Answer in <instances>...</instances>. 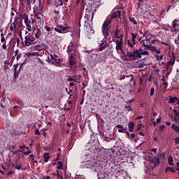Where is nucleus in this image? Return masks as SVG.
<instances>
[{"instance_id":"f257e3e1","label":"nucleus","mask_w":179,"mask_h":179,"mask_svg":"<svg viewBox=\"0 0 179 179\" xmlns=\"http://www.w3.org/2000/svg\"><path fill=\"white\" fill-rule=\"evenodd\" d=\"M94 16V13H93V11L86 9L83 21L85 30V34L87 38H92V34H94V29H93V24L92 23Z\"/></svg>"},{"instance_id":"f03ea898","label":"nucleus","mask_w":179,"mask_h":179,"mask_svg":"<svg viewBox=\"0 0 179 179\" xmlns=\"http://www.w3.org/2000/svg\"><path fill=\"white\" fill-rule=\"evenodd\" d=\"M150 51L153 54L155 58V61H157V62H160V61H163L164 58V53L162 52V49L160 48L154 46Z\"/></svg>"},{"instance_id":"7ed1b4c3","label":"nucleus","mask_w":179,"mask_h":179,"mask_svg":"<svg viewBox=\"0 0 179 179\" xmlns=\"http://www.w3.org/2000/svg\"><path fill=\"white\" fill-rule=\"evenodd\" d=\"M81 167L83 169H92L96 172H99V170H101V165H97L94 163L92 162L91 161H85L83 162L81 164Z\"/></svg>"},{"instance_id":"20e7f679","label":"nucleus","mask_w":179,"mask_h":179,"mask_svg":"<svg viewBox=\"0 0 179 179\" xmlns=\"http://www.w3.org/2000/svg\"><path fill=\"white\" fill-rule=\"evenodd\" d=\"M122 37H124V35H120V38L115 41V50L117 54L125 55L122 49V45H124V38Z\"/></svg>"},{"instance_id":"39448f33","label":"nucleus","mask_w":179,"mask_h":179,"mask_svg":"<svg viewBox=\"0 0 179 179\" xmlns=\"http://www.w3.org/2000/svg\"><path fill=\"white\" fill-rule=\"evenodd\" d=\"M24 22L25 23L28 31H36V27H34V20L31 21L29 20V17L25 16L24 17Z\"/></svg>"},{"instance_id":"423d86ee","label":"nucleus","mask_w":179,"mask_h":179,"mask_svg":"<svg viewBox=\"0 0 179 179\" xmlns=\"http://www.w3.org/2000/svg\"><path fill=\"white\" fill-rule=\"evenodd\" d=\"M110 20H106L102 26V33L103 34V37L106 38V37H108V30L111 27V24H110Z\"/></svg>"},{"instance_id":"0eeeda50","label":"nucleus","mask_w":179,"mask_h":179,"mask_svg":"<svg viewBox=\"0 0 179 179\" xmlns=\"http://www.w3.org/2000/svg\"><path fill=\"white\" fill-rule=\"evenodd\" d=\"M126 57H128L129 58H132L133 59H138V58H142V56H141L138 50H136L133 52H128L126 55Z\"/></svg>"},{"instance_id":"6e6552de","label":"nucleus","mask_w":179,"mask_h":179,"mask_svg":"<svg viewBox=\"0 0 179 179\" xmlns=\"http://www.w3.org/2000/svg\"><path fill=\"white\" fill-rule=\"evenodd\" d=\"M34 43H36V39L33 37V35L29 34L25 36L24 45L30 47Z\"/></svg>"},{"instance_id":"1a4fd4ad","label":"nucleus","mask_w":179,"mask_h":179,"mask_svg":"<svg viewBox=\"0 0 179 179\" xmlns=\"http://www.w3.org/2000/svg\"><path fill=\"white\" fill-rule=\"evenodd\" d=\"M149 162L150 164L148 169H151L152 170H154L155 167H157V166H159L160 163V162L159 161V159L156 157L150 158Z\"/></svg>"},{"instance_id":"9d476101","label":"nucleus","mask_w":179,"mask_h":179,"mask_svg":"<svg viewBox=\"0 0 179 179\" xmlns=\"http://www.w3.org/2000/svg\"><path fill=\"white\" fill-rule=\"evenodd\" d=\"M103 170V168L101 169H98L97 176L99 179H107L108 178V173H105Z\"/></svg>"},{"instance_id":"9b49d317","label":"nucleus","mask_w":179,"mask_h":179,"mask_svg":"<svg viewBox=\"0 0 179 179\" xmlns=\"http://www.w3.org/2000/svg\"><path fill=\"white\" fill-rule=\"evenodd\" d=\"M178 20H174L172 22V28L171 31L172 33H178L179 32V24L177 23Z\"/></svg>"},{"instance_id":"f8f14e48","label":"nucleus","mask_w":179,"mask_h":179,"mask_svg":"<svg viewBox=\"0 0 179 179\" xmlns=\"http://www.w3.org/2000/svg\"><path fill=\"white\" fill-rule=\"evenodd\" d=\"M78 48V43H73V42L70 43L69 45L67 48V52L69 54L70 52H75L76 49Z\"/></svg>"},{"instance_id":"ddd939ff","label":"nucleus","mask_w":179,"mask_h":179,"mask_svg":"<svg viewBox=\"0 0 179 179\" xmlns=\"http://www.w3.org/2000/svg\"><path fill=\"white\" fill-rule=\"evenodd\" d=\"M141 44L143 45V47H145L146 50H149V51H151L152 48H154V45L148 44V40L143 39Z\"/></svg>"},{"instance_id":"4468645a","label":"nucleus","mask_w":179,"mask_h":179,"mask_svg":"<svg viewBox=\"0 0 179 179\" xmlns=\"http://www.w3.org/2000/svg\"><path fill=\"white\" fill-rule=\"evenodd\" d=\"M117 179H131L130 176H128L126 171L122 172V174L117 177Z\"/></svg>"},{"instance_id":"2eb2a0df","label":"nucleus","mask_w":179,"mask_h":179,"mask_svg":"<svg viewBox=\"0 0 179 179\" xmlns=\"http://www.w3.org/2000/svg\"><path fill=\"white\" fill-rule=\"evenodd\" d=\"M138 52L141 57H142V55H143L144 57H148V58L150 57V54L148 52V50H142V48L138 49Z\"/></svg>"},{"instance_id":"dca6fc26","label":"nucleus","mask_w":179,"mask_h":179,"mask_svg":"<svg viewBox=\"0 0 179 179\" xmlns=\"http://www.w3.org/2000/svg\"><path fill=\"white\" fill-rule=\"evenodd\" d=\"M166 100H169V104H174V103H177V100H178V98L169 96V97L166 98Z\"/></svg>"},{"instance_id":"f3484780","label":"nucleus","mask_w":179,"mask_h":179,"mask_svg":"<svg viewBox=\"0 0 179 179\" xmlns=\"http://www.w3.org/2000/svg\"><path fill=\"white\" fill-rule=\"evenodd\" d=\"M20 148L21 150H23L24 155H30L31 152L30 150L29 149V147H26L25 145H22L20 146Z\"/></svg>"},{"instance_id":"a211bd4d","label":"nucleus","mask_w":179,"mask_h":179,"mask_svg":"<svg viewBox=\"0 0 179 179\" xmlns=\"http://www.w3.org/2000/svg\"><path fill=\"white\" fill-rule=\"evenodd\" d=\"M33 33H34L36 38H40V37H41L42 36L41 29H37L36 30L35 29V31H33Z\"/></svg>"},{"instance_id":"6ab92c4d","label":"nucleus","mask_w":179,"mask_h":179,"mask_svg":"<svg viewBox=\"0 0 179 179\" xmlns=\"http://www.w3.org/2000/svg\"><path fill=\"white\" fill-rule=\"evenodd\" d=\"M135 44H136V42L135 41V38H131V40H128L129 47H131L132 48L135 47Z\"/></svg>"},{"instance_id":"aec40b11","label":"nucleus","mask_w":179,"mask_h":179,"mask_svg":"<svg viewBox=\"0 0 179 179\" xmlns=\"http://www.w3.org/2000/svg\"><path fill=\"white\" fill-rule=\"evenodd\" d=\"M10 31H16V24H17V22H10Z\"/></svg>"},{"instance_id":"412c9836","label":"nucleus","mask_w":179,"mask_h":179,"mask_svg":"<svg viewBox=\"0 0 179 179\" xmlns=\"http://www.w3.org/2000/svg\"><path fill=\"white\" fill-rule=\"evenodd\" d=\"M173 114H174L175 121H176V122H179V112H178V110L173 109Z\"/></svg>"},{"instance_id":"4be33fe9","label":"nucleus","mask_w":179,"mask_h":179,"mask_svg":"<svg viewBox=\"0 0 179 179\" xmlns=\"http://www.w3.org/2000/svg\"><path fill=\"white\" fill-rule=\"evenodd\" d=\"M50 57H48V64H52V61H55L57 58H55V56H54L52 54L50 55Z\"/></svg>"},{"instance_id":"5701e85b","label":"nucleus","mask_w":179,"mask_h":179,"mask_svg":"<svg viewBox=\"0 0 179 179\" xmlns=\"http://www.w3.org/2000/svg\"><path fill=\"white\" fill-rule=\"evenodd\" d=\"M128 127H129V132H133L134 131V128H135V123L129 122L128 124Z\"/></svg>"},{"instance_id":"b1692460","label":"nucleus","mask_w":179,"mask_h":179,"mask_svg":"<svg viewBox=\"0 0 179 179\" xmlns=\"http://www.w3.org/2000/svg\"><path fill=\"white\" fill-rule=\"evenodd\" d=\"M113 17H115L116 19H117V17H119L120 19H121V11L120 10H117L113 15Z\"/></svg>"},{"instance_id":"393cba45","label":"nucleus","mask_w":179,"mask_h":179,"mask_svg":"<svg viewBox=\"0 0 179 179\" xmlns=\"http://www.w3.org/2000/svg\"><path fill=\"white\" fill-rule=\"evenodd\" d=\"M27 57H38V55H40V52H29L27 54Z\"/></svg>"},{"instance_id":"a878e982","label":"nucleus","mask_w":179,"mask_h":179,"mask_svg":"<svg viewBox=\"0 0 179 179\" xmlns=\"http://www.w3.org/2000/svg\"><path fill=\"white\" fill-rule=\"evenodd\" d=\"M14 167L15 169H16V170H20V169H22V164L20 163V162L16 161Z\"/></svg>"},{"instance_id":"bb28decb","label":"nucleus","mask_w":179,"mask_h":179,"mask_svg":"<svg viewBox=\"0 0 179 179\" xmlns=\"http://www.w3.org/2000/svg\"><path fill=\"white\" fill-rule=\"evenodd\" d=\"M106 48H107V43H100V48H99V51H104V50H106Z\"/></svg>"},{"instance_id":"cd10ccee","label":"nucleus","mask_w":179,"mask_h":179,"mask_svg":"<svg viewBox=\"0 0 179 179\" xmlns=\"http://www.w3.org/2000/svg\"><path fill=\"white\" fill-rule=\"evenodd\" d=\"M165 171L166 173L170 171L171 173H176V170L172 168V167H170V166H166V169H165Z\"/></svg>"},{"instance_id":"c85d7f7f","label":"nucleus","mask_w":179,"mask_h":179,"mask_svg":"<svg viewBox=\"0 0 179 179\" xmlns=\"http://www.w3.org/2000/svg\"><path fill=\"white\" fill-rule=\"evenodd\" d=\"M171 129L175 131V132H178L179 134V127L176 125L175 124H173L171 125Z\"/></svg>"},{"instance_id":"c756f323","label":"nucleus","mask_w":179,"mask_h":179,"mask_svg":"<svg viewBox=\"0 0 179 179\" xmlns=\"http://www.w3.org/2000/svg\"><path fill=\"white\" fill-rule=\"evenodd\" d=\"M60 29L58 28H55V30L57 32V33H62V31H65V30H66V27H60Z\"/></svg>"},{"instance_id":"7c9ffc66","label":"nucleus","mask_w":179,"mask_h":179,"mask_svg":"<svg viewBox=\"0 0 179 179\" xmlns=\"http://www.w3.org/2000/svg\"><path fill=\"white\" fill-rule=\"evenodd\" d=\"M118 34H120V29H118V28H117L115 29L114 37H115V38H121V35L118 36Z\"/></svg>"},{"instance_id":"2f4dec72","label":"nucleus","mask_w":179,"mask_h":179,"mask_svg":"<svg viewBox=\"0 0 179 179\" xmlns=\"http://www.w3.org/2000/svg\"><path fill=\"white\" fill-rule=\"evenodd\" d=\"M173 157L172 156H169L168 158V163L170 166H173L174 163H173Z\"/></svg>"},{"instance_id":"473e14b6","label":"nucleus","mask_w":179,"mask_h":179,"mask_svg":"<svg viewBox=\"0 0 179 179\" xmlns=\"http://www.w3.org/2000/svg\"><path fill=\"white\" fill-rule=\"evenodd\" d=\"M35 19H37V20H41V14L40 12H37L34 14Z\"/></svg>"},{"instance_id":"72a5a7b5","label":"nucleus","mask_w":179,"mask_h":179,"mask_svg":"<svg viewBox=\"0 0 179 179\" xmlns=\"http://www.w3.org/2000/svg\"><path fill=\"white\" fill-rule=\"evenodd\" d=\"M43 158L45 163H47L48 160H50V155L48 153H45L43 155Z\"/></svg>"},{"instance_id":"f704fd0d","label":"nucleus","mask_w":179,"mask_h":179,"mask_svg":"<svg viewBox=\"0 0 179 179\" xmlns=\"http://www.w3.org/2000/svg\"><path fill=\"white\" fill-rule=\"evenodd\" d=\"M60 62H61V59H55V65H56V66H62Z\"/></svg>"},{"instance_id":"c9c22d12","label":"nucleus","mask_w":179,"mask_h":179,"mask_svg":"<svg viewBox=\"0 0 179 179\" xmlns=\"http://www.w3.org/2000/svg\"><path fill=\"white\" fill-rule=\"evenodd\" d=\"M129 22H131V23H133L134 24H138V22H136V20H135V18L132 17H129Z\"/></svg>"},{"instance_id":"e433bc0d","label":"nucleus","mask_w":179,"mask_h":179,"mask_svg":"<svg viewBox=\"0 0 179 179\" xmlns=\"http://www.w3.org/2000/svg\"><path fill=\"white\" fill-rule=\"evenodd\" d=\"M74 59H75L73 58V56H72V55H71V57H70V62H69L71 66L75 65V61H74Z\"/></svg>"},{"instance_id":"4c0bfd02","label":"nucleus","mask_w":179,"mask_h":179,"mask_svg":"<svg viewBox=\"0 0 179 179\" xmlns=\"http://www.w3.org/2000/svg\"><path fill=\"white\" fill-rule=\"evenodd\" d=\"M73 78L75 79V80H76V82H78V80H80V79L82 78V76H80V75L73 76Z\"/></svg>"},{"instance_id":"58836bf2","label":"nucleus","mask_w":179,"mask_h":179,"mask_svg":"<svg viewBox=\"0 0 179 179\" xmlns=\"http://www.w3.org/2000/svg\"><path fill=\"white\" fill-rule=\"evenodd\" d=\"M16 71H17V64L14 65V78H16V75H17Z\"/></svg>"},{"instance_id":"ea45409f","label":"nucleus","mask_w":179,"mask_h":179,"mask_svg":"<svg viewBox=\"0 0 179 179\" xmlns=\"http://www.w3.org/2000/svg\"><path fill=\"white\" fill-rule=\"evenodd\" d=\"M155 94V88H151L150 91V96L152 97Z\"/></svg>"},{"instance_id":"a19ab883","label":"nucleus","mask_w":179,"mask_h":179,"mask_svg":"<svg viewBox=\"0 0 179 179\" xmlns=\"http://www.w3.org/2000/svg\"><path fill=\"white\" fill-rule=\"evenodd\" d=\"M166 65H168L169 66H173V65H174V62L173 61L168 62L166 63Z\"/></svg>"},{"instance_id":"79ce46f5","label":"nucleus","mask_w":179,"mask_h":179,"mask_svg":"<svg viewBox=\"0 0 179 179\" xmlns=\"http://www.w3.org/2000/svg\"><path fill=\"white\" fill-rule=\"evenodd\" d=\"M45 30H46V31L50 32V31H51L52 30V27H50L48 26H46L45 27Z\"/></svg>"},{"instance_id":"37998d69","label":"nucleus","mask_w":179,"mask_h":179,"mask_svg":"<svg viewBox=\"0 0 179 179\" xmlns=\"http://www.w3.org/2000/svg\"><path fill=\"white\" fill-rule=\"evenodd\" d=\"M67 80H68V82H76V80H75V79L73 78V77H72V78H69L67 79Z\"/></svg>"},{"instance_id":"c03bdc74","label":"nucleus","mask_w":179,"mask_h":179,"mask_svg":"<svg viewBox=\"0 0 179 179\" xmlns=\"http://www.w3.org/2000/svg\"><path fill=\"white\" fill-rule=\"evenodd\" d=\"M2 48L3 50H6V48H8V46L6 45V43H4L2 44Z\"/></svg>"},{"instance_id":"a18cd8bd","label":"nucleus","mask_w":179,"mask_h":179,"mask_svg":"<svg viewBox=\"0 0 179 179\" xmlns=\"http://www.w3.org/2000/svg\"><path fill=\"white\" fill-rule=\"evenodd\" d=\"M132 38H136L138 37V34L131 33Z\"/></svg>"},{"instance_id":"49530a36","label":"nucleus","mask_w":179,"mask_h":179,"mask_svg":"<svg viewBox=\"0 0 179 179\" xmlns=\"http://www.w3.org/2000/svg\"><path fill=\"white\" fill-rule=\"evenodd\" d=\"M59 166H57V169H63L64 166L62 165V164H61V162H59Z\"/></svg>"},{"instance_id":"de8ad7c7","label":"nucleus","mask_w":179,"mask_h":179,"mask_svg":"<svg viewBox=\"0 0 179 179\" xmlns=\"http://www.w3.org/2000/svg\"><path fill=\"white\" fill-rule=\"evenodd\" d=\"M134 138H135V134H130V136L129 137V138L131 139V141L134 140Z\"/></svg>"},{"instance_id":"09e8293b","label":"nucleus","mask_w":179,"mask_h":179,"mask_svg":"<svg viewBox=\"0 0 179 179\" xmlns=\"http://www.w3.org/2000/svg\"><path fill=\"white\" fill-rule=\"evenodd\" d=\"M35 134H36V135H38V136H40V135H41L40 130H38V129H36V131H35Z\"/></svg>"},{"instance_id":"8fccbe9b","label":"nucleus","mask_w":179,"mask_h":179,"mask_svg":"<svg viewBox=\"0 0 179 179\" xmlns=\"http://www.w3.org/2000/svg\"><path fill=\"white\" fill-rule=\"evenodd\" d=\"M124 131H126L125 129H118V132H120V134H122L124 132Z\"/></svg>"},{"instance_id":"3c124183","label":"nucleus","mask_w":179,"mask_h":179,"mask_svg":"<svg viewBox=\"0 0 179 179\" xmlns=\"http://www.w3.org/2000/svg\"><path fill=\"white\" fill-rule=\"evenodd\" d=\"M174 141L176 145H179V138H175Z\"/></svg>"},{"instance_id":"603ef678","label":"nucleus","mask_w":179,"mask_h":179,"mask_svg":"<svg viewBox=\"0 0 179 179\" xmlns=\"http://www.w3.org/2000/svg\"><path fill=\"white\" fill-rule=\"evenodd\" d=\"M1 41L3 43H6V39H5V37H1Z\"/></svg>"},{"instance_id":"864d4df0","label":"nucleus","mask_w":179,"mask_h":179,"mask_svg":"<svg viewBox=\"0 0 179 179\" xmlns=\"http://www.w3.org/2000/svg\"><path fill=\"white\" fill-rule=\"evenodd\" d=\"M125 108H127V111H132L131 106H125Z\"/></svg>"},{"instance_id":"5fc2aeb1","label":"nucleus","mask_w":179,"mask_h":179,"mask_svg":"<svg viewBox=\"0 0 179 179\" xmlns=\"http://www.w3.org/2000/svg\"><path fill=\"white\" fill-rule=\"evenodd\" d=\"M175 43H176V44H179V36H178L177 38H176V39H175Z\"/></svg>"},{"instance_id":"6e6d98bb","label":"nucleus","mask_w":179,"mask_h":179,"mask_svg":"<svg viewBox=\"0 0 179 179\" xmlns=\"http://www.w3.org/2000/svg\"><path fill=\"white\" fill-rule=\"evenodd\" d=\"M164 128H166V127L164 125H161L159 127V131H163V129H164Z\"/></svg>"},{"instance_id":"4d7b16f0","label":"nucleus","mask_w":179,"mask_h":179,"mask_svg":"<svg viewBox=\"0 0 179 179\" xmlns=\"http://www.w3.org/2000/svg\"><path fill=\"white\" fill-rule=\"evenodd\" d=\"M151 152H153L154 153H157V148L151 149Z\"/></svg>"},{"instance_id":"13d9d810","label":"nucleus","mask_w":179,"mask_h":179,"mask_svg":"<svg viewBox=\"0 0 179 179\" xmlns=\"http://www.w3.org/2000/svg\"><path fill=\"white\" fill-rule=\"evenodd\" d=\"M116 127L119 128V129H122V128H124V127L122 125H120V124L116 125Z\"/></svg>"},{"instance_id":"bf43d9fd","label":"nucleus","mask_w":179,"mask_h":179,"mask_svg":"<svg viewBox=\"0 0 179 179\" xmlns=\"http://www.w3.org/2000/svg\"><path fill=\"white\" fill-rule=\"evenodd\" d=\"M162 121V117H159L157 119V123L160 124V122Z\"/></svg>"},{"instance_id":"052dcab7","label":"nucleus","mask_w":179,"mask_h":179,"mask_svg":"<svg viewBox=\"0 0 179 179\" xmlns=\"http://www.w3.org/2000/svg\"><path fill=\"white\" fill-rule=\"evenodd\" d=\"M38 61L40 62V64H41V65H44V62H43V60H41V59L38 58Z\"/></svg>"},{"instance_id":"680f3d73","label":"nucleus","mask_w":179,"mask_h":179,"mask_svg":"<svg viewBox=\"0 0 179 179\" xmlns=\"http://www.w3.org/2000/svg\"><path fill=\"white\" fill-rule=\"evenodd\" d=\"M165 69L166 71H169L170 69V66H168L167 64H166Z\"/></svg>"},{"instance_id":"e2e57ef3","label":"nucleus","mask_w":179,"mask_h":179,"mask_svg":"<svg viewBox=\"0 0 179 179\" xmlns=\"http://www.w3.org/2000/svg\"><path fill=\"white\" fill-rule=\"evenodd\" d=\"M29 157H30L32 160H34V159H35L34 155H29Z\"/></svg>"},{"instance_id":"0e129e2a","label":"nucleus","mask_w":179,"mask_h":179,"mask_svg":"<svg viewBox=\"0 0 179 179\" xmlns=\"http://www.w3.org/2000/svg\"><path fill=\"white\" fill-rule=\"evenodd\" d=\"M134 100H135V99H131V100H128V101H127V103H133V101H134Z\"/></svg>"},{"instance_id":"69168bd1","label":"nucleus","mask_w":179,"mask_h":179,"mask_svg":"<svg viewBox=\"0 0 179 179\" xmlns=\"http://www.w3.org/2000/svg\"><path fill=\"white\" fill-rule=\"evenodd\" d=\"M156 41H157V40L153 39V40L151 41V43L155 44V43H156Z\"/></svg>"},{"instance_id":"338daca9","label":"nucleus","mask_w":179,"mask_h":179,"mask_svg":"<svg viewBox=\"0 0 179 179\" xmlns=\"http://www.w3.org/2000/svg\"><path fill=\"white\" fill-rule=\"evenodd\" d=\"M19 54V50H17L15 51V56Z\"/></svg>"},{"instance_id":"774afa93","label":"nucleus","mask_w":179,"mask_h":179,"mask_svg":"<svg viewBox=\"0 0 179 179\" xmlns=\"http://www.w3.org/2000/svg\"><path fill=\"white\" fill-rule=\"evenodd\" d=\"M44 179H51V177L50 176H46Z\"/></svg>"}]
</instances>
